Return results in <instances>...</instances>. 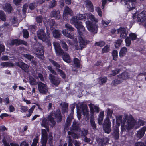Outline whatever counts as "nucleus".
Masks as SVG:
<instances>
[{"label":"nucleus","instance_id":"nucleus-64","mask_svg":"<svg viewBox=\"0 0 146 146\" xmlns=\"http://www.w3.org/2000/svg\"><path fill=\"white\" fill-rule=\"evenodd\" d=\"M8 109L10 112H14L15 110V108L12 105H11L9 106Z\"/></svg>","mask_w":146,"mask_h":146},{"label":"nucleus","instance_id":"nucleus-32","mask_svg":"<svg viewBox=\"0 0 146 146\" xmlns=\"http://www.w3.org/2000/svg\"><path fill=\"white\" fill-rule=\"evenodd\" d=\"M99 82L100 85H103L107 82L108 78L106 76L100 77L99 78Z\"/></svg>","mask_w":146,"mask_h":146},{"label":"nucleus","instance_id":"nucleus-25","mask_svg":"<svg viewBox=\"0 0 146 146\" xmlns=\"http://www.w3.org/2000/svg\"><path fill=\"white\" fill-rule=\"evenodd\" d=\"M97 141L98 143L101 146L106 145L108 143V141L106 138H98Z\"/></svg>","mask_w":146,"mask_h":146},{"label":"nucleus","instance_id":"nucleus-26","mask_svg":"<svg viewBox=\"0 0 146 146\" xmlns=\"http://www.w3.org/2000/svg\"><path fill=\"white\" fill-rule=\"evenodd\" d=\"M79 129V124L77 122L74 121L73 122L72 126L70 127V130L71 131H78Z\"/></svg>","mask_w":146,"mask_h":146},{"label":"nucleus","instance_id":"nucleus-56","mask_svg":"<svg viewBox=\"0 0 146 146\" xmlns=\"http://www.w3.org/2000/svg\"><path fill=\"white\" fill-rule=\"evenodd\" d=\"M86 4L89 6L91 11H93L94 10L92 2L90 1H87Z\"/></svg>","mask_w":146,"mask_h":146},{"label":"nucleus","instance_id":"nucleus-19","mask_svg":"<svg viewBox=\"0 0 146 146\" xmlns=\"http://www.w3.org/2000/svg\"><path fill=\"white\" fill-rule=\"evenodd\" d=\"M146 131V127H143L141 129L139 130L137 132L136 136L139 139H141L144 136Z\"/></svg>","mask_w":146,"mask_h":146},{"label":"nucleus","instance_id":"nucleus-24","mask_svg":"<svg viewBox=\"0 0 146 146\" xmlns=\"http://www.w3.org/2000/svg\"><path fill=\"white\" fill-rule=\"evenodd\" d=\"M80 110H81L83 114H85L86 113L89 111L87 105L86 104H81L80 106Z\"/></svg>","mask_w":146,"mask_h":146},{"label":"nucleus","instance_id":"nucleus-43","mask_svg":"<svg viewBox=\"0 0 146 146\" xmlns=\"http://www.w3.org/2000/svg\"><path fill=\"white\" fill-rule=\"evenodd\" d=\"M49 62L52 63L53 66L56 68H60V65L57 62L52 59H49Z\"/></svg>","mask_w":146,"mask_h":146},{"label":"nucleus","instance_id":"nucleus-55","mask_svg":"<svg viewBox=\"0 0 146 146\" xmlns=\"http://www.w3.org/2000/svg\"><path fill=\"white\" fill-rule=\"evenodd\" d=\"M134 146H146V141L145 143L143 142H137L135 143Z\"/></svg>","mask_w":146,"mask_h":146},{"label":"nucleus","instance_id":"nucleus-5","mask_svg":"<svg viewBox=\"0 0 146 146\" xmlns=\"http://www.w3.org/2000/svg\"><path fill=\"white\" fill-rule=\"evenodd\" d=\"M34 54L36 57L40 59H44V50L43 46H41V47L36 48L34 49Z\"/></svg>","mask_w":146,"mask_h":146},{"label":"nucleus","instance_id":"nucleus-2","mask_svg":"<svg viewBox=\"0 0 146 146\" xmlns=\"http://www.w3.org/2000/svg\"><path fill=\"white\" fill-rule=\"evenodd\" d=\"M127 125H125L123 124L122 125L121 129V131H128L132 129L137 123L136 121L135 120L133 116L130 115L129 116H126L125 118Z\"/></svg>","mask_w":146,"mask_h":146},{"label":"nucleus","instance_id":"nucleus-60","mask_svg":"<svg viewBox=\"0 0 146 146\" xmlns=\"http://www.w3.org/2000/svg\"><path fill=\"white\" fill-rule=\"evenodd\" d=\"M122 121V117L119 116L116 118V123L117 125L119 126Z\"/></svg>","mask_w":146,"mask_h":146},{"label":"nucleus","instance_id":"nucleus-48","mask_svg":"<svg viewBox=\"0 0 146 146\" xmlns=\"http://www.w3.org/2000/svg\"><path fill=\"white\" fill-rule=\"evenodd\" d=\"M56 1L55 0H52L50 2L49 4V7L50 8H53L56 5Z\"/></svg>","mask_w":146,"mask_h":146},{"label":"nucleus","instance_id":"nucleus-15","mask_svg":"<svg viewBox=\"0 0 146 146\" xmlns=\"http://www.w3.org/2000/svg\"><path fill=\"white\" fill-rule=\"evenodd\" d=\"M83 36V33L82 36L79 35L78 36V41L79 46L80 47V48L79 49L80 50L83 49L87 44V40H86L83 38L82 37Z\"/></svg>","mask_w":146,"mask_h":146},{"label":"nucleus","instance_id":"nucleus-16","mask_svg":"<svg viewBox=\"0 0 146 146\" xmlns=\"http://www.w3.org/2000/svg\"><path fill=\"white\" fill-rule=\"evenodd\" d=\"M38 89L40 92L42 93H45L47 91V85L42 82H39L38 83Z\"/></svg>","mask_w":146,"mask_h":146},{"label":"nucleus","instance_id":"nucleus-54","mask_svg":"<svg viewBox=\"0 0 146 146\" xmlns=\"http://www.w3.org/2000/svg\"><path fill=\"white\" fill-rule=\"evenodd\" d=\"M23 56L30 61H31V60L34 58L33 56L26 54H23Z\"/></svg>","mask_w":146,"mask_h":146},{"label":"nucleus","instance_id":"nucleus-10","mask_svg":"<svg viewBox=\"0 0 146 146\" xmlns=\"http://www.w3.org/2000/svg\"><path fill=\"white\" fill-rule=\"evenodd\" d=\"M53 44L57 55H62L64 52L61 48L60 44L56 42H54L53 43Z\"/></svg>","mask_w":146,"mask_h":146},{"label":"nucleus","instance_id":"nucleus-34","mask_svg":"<svg viewBox=\"0 0 146 146\" xmlns=\"http://www.w3.org/2000/svg\"><path fill=\"white\" fill-rule=\"evenodd\" d=\"M46 121L45 120L42 121L41 126L46 128V131L48 132H49V126H52V125L51 124H46Z\"/></svg>","mask_w":146,"mask_h":146},{"label":"nucleus","instance_id":"nucleus-58","mask_svg":"<svg viewBox=\"0 0 146 146\" xmlns=\"http://www.w3.org/2000/svg\"><path fill=\"white\" fill-rule=\"evenodd\" d=\"M55 22L54 19H51L48 21V24L50 28L53 27L55 24Z\"/></svg>","mask_w":146,"mask_h":146},{"label":"nucleus","instance_id":"nucleus-14","mask_svg":"<svg viewBox=\"0 0 146 146\" xmlns=\"http://www.w3.org/2000/svg\"><path fill=\"white\" fill-rule=\"evenodd\" d=\"M118 34H120V37L121 39H125L126 38L128 33L124 27H120L117 29Z\"/></svg>","mask_w":146,"mask_h":146},{"label":"nucleus","instance_id":"nucleus-62","mask_svg":"<svg viewBox=\"0 0 146 146\" xmlns=\"http://www.w3.org/2000/svg\"><path fill=\"white\" fill-rule=\"evenodd\" d=\"M22 112H26L28 110V108L27 106H21L20 108Z\"/></svg>","mask_w":146,"mask_h":146},{"label":"nucleus","instance_id":"nucleus-53","mask_svg":"<svg viewBox=\"0 0 146 146\" xmlns=\"http://www.w3.org/2000/svg\"><path fill=\"white\" fill-rule=\"evenodd\" d=\"M71 10L67 6L65 8L64 13L66 15H70L71 14Z\"/></svg>","mask_w":146,"mask_h":146},{"label":"nucleus","instance_id":"nucleus-30","mask_svg":"<svg viewBox=\"0 0 146 146\" xmlns=\"http://www.w3.org/2000/svg\"><path fill=\"white\" fill-rule=\"evenodd\" d=\"M73 62L75 68H80L81 65L80 64V60L78 58H74Z\"/></svg>","mask_w":146,"mask_h":146},{"label":"nucleus","instance_id":"nucleus-57","mask_svg":"<svg viewBox=\"0 0 146 146\" xmlns=\"http://www.w3.org/2000/svg\"><path fill=\"white\" fill-rule=\"evenodd\" d=\"M88 131L87 130L84 129L81 131V135L82 137H86V136L88 133Z\"/></svg>","mask_w":146,"mask_h":146},{"label":"nucleus","instance_id":"nucleus-4","mask_svg":"<svg viewBox=\"0 0 146 146\" xmlns=\"http://www.w3.org/2000/svg\"><path fill=\"white\" fill-rule=\"evenodd\" d=\"M65 27L66 29L63 30V34L66 37L73 39L74 36L73 33L74 29L68 23L66 24Z\"/></svg>","mask_w":146,"mask_h":146},{"label":"nucleus","instance_id":"nucleus-12","mask_svg":"<svg viewBox=\"0 0 146 146\" xmlns=\"http://www.w3.org/2000/svg\"><path fill=\"white\" fill-rule=\"evenodd\" d=\"M74 26L77 28L79 35L82 36L85 30V28L83 25L82 22L79 21L77 23L75 24Z\"/></svg>","mask_w":146,"mask_h":146},{"label":"nucleus","instance_id":"nucleus-13","mask_svg":"<svg viewBox=\"0 0 146 146\" xmlns=\"http://www.w3.org/2000/svg\"><path fill=\"white\" fill-rule=\"evenodd\" d=\"M41 144L46 145L48 140V133L45 129H41Z\"/></svg>","mask_w":146,"mask_h":146},{"label":"nucleus","instance_id":"nucleus-39","mask_svg":"<svg viewBox=\"0 0 146 146\" xmlns=\"http://www.w3.org/2000/svg\"><path fill=\"white\" fill-rule=\"evenodd\" d=\"M79 21V20L78 19L77 16H73L70 20V22L71 24H73L74 25H75V24L77 23Z\"/></svg>","mask_w":146,"mask_h":146},{"label":"nucleus","instance_id":"nucleus-28","mask_svg":"<svg viewBox=\"0 0 146 146\" xmlns=\"http://www.w3.org/2000/svg\"><path fill=\"white\" fill-rule=\"evenodd\" d=\"M1 66L3 68L10 67H13L15 66L14 64L11 62H2L1 64Z\"/></svg>","mask_w":146,"mask_h":146},{"label":"nucleus","instance_id":"nucleus-46","mask_svg":"<svg viewBox=\"0 0 146 146\" xmlns=\"http://www.w3.org/2000/svg\"><path fill=\"white\" fill-rule=\"evenodd\" d=\"M6 16L4 12L2 10H0V19L5 21L6 20Z\"/></svg>","mask_w":146,"mask_h":146},{"label":"nucleus","instance_id":"nucleus-37","mask_svg":"<svg viewBox=\"0 0 146 146\" xmlns=\"http://www.w3.org/2000/svg\"><path fill=\"white\" fill-rule=\"evenodd\" d=\"M121 70L119 68L115 69V70L111 71L112 73L110 74V77L115 76L117 74L120 72Z\"/></svg>","mask_w":146,"mask_h":146},{"label":"nucleus","instance_id":"nucleus-27","mask_svg":"<svg viewBox=\"0 0 146 146\" xmlns=\"http://www.w3.org/2000/svg\"><path fill=\"white\" fill-rule=\"evenodd\" d=\"M129 76L127 72H123L121 74L117 75V76L119 78L123 80H126L128 78Z\"/></svg>","mask_w":146,"mask_h":146},{"label":"nucleus","instance_id":"nucleus-47","mask_svg":"<svg viewBox=\"0 0 146 146\" xmlns=\"http://www.w3.org/2000/svg\"><path fill=\"white\" fill-rule=\"evenodd\" d=\"M23 37L25 38H27L29 37V33L26 29H23Z\"/></svg>","mask_w":146,"mask_h":146},{"label":"nucleus","instance_id":"nucleus-49","mask_svg":"<svg viewBox=\"0 0 146 146\" xmlns=\"http://www.w3.org/2000/svg\"><path fill=\"white\" fill-rule=\"evenodd\" d=\"M125 42L126 46H129L131 45V41L129 37H127L125 40Z\"/></svg>","mask_w":146,"mask_h":146},{"label":"nucleus","instance_id":"nucleus-29","mask_svg":"<svg viewBox=\"0 0 146 146\" xmlns=\"http://www.w3.org/2000/svg\"><path fill=\"white\" fill-rule=\"evenodd\" d=\"M63 60L65 62L67 63L71 62V61L70 59V56L67 53L65 52L63 53Z\"/></svg>","mask_w":146,"mask_h":146},{"label":"nucleus","instance_id":"nucleus-17","mask_svg":"<svg viewBox=\"0 0 146 146\" xmlns=\"http://www.w3.org/2000/svg\"><path fill=\"white\" fill-rule=\"evenodd\" d=\"M45 120L46 121V124H51L52 127L54 126L56 124L55 121L54 120V118L51 115H49L48 116L47 119L44 118L42 121Z\"/></svg>","mask_w":146,"mask_h":146},{"label":"nucleus","instance_id":"nucleus-38","mask_svg":"<svg viewBox=\"0 0 146 146\" xmlns=\"http://www.w3.org/2000/svg\"><path fill=\"white\" fill-rule=\"evenodd\" d=\"M119 79H115L111 83V85L113 86H115L118 84L121 83L122 81L120 80Z\"/></svg>","mask_w":146,"mask_h":146},{"label":"nucleus","instance_id":"nucleus-31","mask_svg":"<svg viewBox=\"0 0 146 146\" xmlns=\"http://www.w3.org/2000/svg\"><path fill=\"white\" fill-rule=\"evenodd\" d=\"M127 52V48L125 47H123L120 50L119 52V56L123 57L126 54Z\"/></svg>","mask_w":146,"mask_h":146},{"label":"nucleus","instance_id":"nucleus-44","mask_svg":"<svg viewBox=\"0 0 146 146\" xmlns=\"http://www.w3.org/2000/svg\"><path fill=\"white\" fill-rule=\"evenodd\" d=\"M105 44V42L103 41H101L99 42H96L94 44V46L102 47L104 46Z\"/></svg>","mask_w":146,"mask_h":146},{"label":"nucleus","instance_id":"nucleus-22","mask_svg":"<svg viewBox=\"0 0 146 146\" xmlns=\"http://www.w3.org/2000/svg\"><path fill=\"white\" fill-rule=\"evenodd\" d=\"M50 15L51 17H55L57 19H59L60 17V11L56 10H54L52 11L50 13Z\"/></svg>","mask_w":146,"mask_h":146},{"label":"nucleus","instance_id":"nucleus-8","mask_svg":"<svg viewBox=\"0 0 146 146\" xmlns=\"http://www.w3.org/2000/svg\"><path fill=\"white\" fill-rule=\"evenodd\" d=\"M111 122L108 118H106L103 124V129L105 133L109 134L111 131Z\"/></svg>","mask_w":146,"mask_h":146},{"label":"nucleus","instance_id":"nucleus-33","mask_svg":"<svg viewBox=\"0 0 146 146\" xmlns=\"http://www.w3.org/2000/svg\"><path fill=\"white\" fill-rule=\"evenodd\" d=\"M57 72L60 76L63 79H65L66 78V75L64 72L62 70L59 68H56Z\"/></svg>","mask_w":146,"mask_h":146},{"label":"nucleus","instance_id":"nucleus-63","mask_svg":"<svg viewBox=\"0 0 146 146\" xmlns=\"http://www.w3.org/2000/svg\"><path fill=\"white\" fill-rule=\"evenodd\" d=\"M36 21L38 23H41L42 22V16H38L36 17Z\"/></svg>","mask_w":146,"mask_h":146},{"label":"nucleus","instance_id":"nucleus-3","mask_svg":"<svg viewBox=\"0 0 146 146\" xmlns=\"http://www.w3.org/2000/svg\"><path fill=\"white\" fill-rule=\"evenodd\" d=\"M37 36L39 39L42 40L43 41L47 43L48 46L51 45L50 42V34H46L44 30L41 29H39L37 32Z\"/></svg>","mask_w":146,"mask_h":146},{"label":"nucleus","instance_id":"nucleus-52","mask_svg":"<svg viewBox=\"0 0 146 146\" xmlns=\"http://www.w3.org/2000/svg\"><path fill=\"white\" fill-rule=\"evenodd\" d=\"M110 47L107 45L105 46L102 49V53H106L109 51Z\"/></svg>","mask_w":146,"mask_h":146},{"label":"nucleus","instance_id":"nucleus-11","mask_svg":"<svg viewBox=\"0 0 146 146\" xmlns=\"http://www.w3.org/2000/svg\"><path fill=\"white\" fill-rule=\"evenodd\" d=\"M11 44L12 46L15 45L16 46H18L22 44L27 46L28 43L27 42L23 40L16 39L12 40L11 42Z\"/></svg>","mask_w":146,"mask_h":146},{"label":"nucleus","instance_id":"nucleus-59","mask_svg":"<svg viewBox=\"0 0 146 146\" xmlns=\"http://www.w3.org/2000/svg\"><path fill=\"white\" fill-rule=\"evenodd\" d=\"M29 7L30 9L33 10L35 8V3H30L29 5Z\"/></svg>","mask_w":146,"mask_h":146},{"label":"nucleus","instance_id":"nucleus-6","mask_svg":"<svg viewBox=\"0 0 146 146\" xmlns=\"http://www.w3.org/2000/svg\"><path fill=\"white\" fill-rule=\"evenodd\" d=\"M132 17L133 19H135L137 17L138 22H144L146 19V11H143L139 14L137 13H134Z\"/></svg>","mask_w":146,"mask_h":146},{"label":"nucleus","instance_id":"nucleus-40","mask_svg":"<svg viewBox=\"0 0 146 146\" xmlns=\"http://www.w3.org/2000/svg\"><path fill=\"white\" fill-rule=\"evenodd\" d=\"M113 59L115 61H116L118 58V52L117 50H113L112 53Z\"/></svg>","mask_w":146,"mask_h":146},{"label":"nucleus","instance_id":"nucleus-18","mask_svg":"<svg viewBox=\"0 0 146 146\" xmlns=\"http://www.w3.org/2000/svg\"><path fill=\"white\" fill-rule=\"evenodd\" d=\"M17 66L25 72H28L29 71V67L26 64L22 62H19L17 63Z\"/></svg>","mask_w":146,"mask_h":146},{"label":"nucleus","instance_id":"nucleus-51","mask_svg":"<svg viewBox=\"0 0 146 146\" xmlns=\"http://www.w3.org/2000/svg\"><path fill=\"white\" fill-rule=\"evenodd\" d=\"M113 111L112 109H108L107 113V116L106 118H110L112 116Z\"/></svg>","mask_w":146,"mask_h":146},{"label":"nucleus","instance_id":"nucleus-36","mask_svg":"<svg viewBox=\"0 0 146 146\" xmlns=\"http://www.w3.org/2000/svg\"><path fill=\"white\" fill-rule=\"evenodd\" d=\"M53 36L56 38H59L60 37V33L59 30H55L53 32Z\"/></svg>","mask_w":146,"mask_h":146},{"label":"nucleus","instance_id":"nucleus-45","mask_svg":"<svg viewBox=\"0 0 146 146\" xmlns=\"http://www.w3.org/2000/svg\"><path fill=\"white\" fill-rule=\"evenodd\" d=\"M129 37L132 41L135 40L137 38V35L134 33H131L129 34Z\"/></svg>","mask_w":146,"mask_h":146},{"label":"nucleus","instance_id":"nucleus-61","mask_svg":"<svg viewBox=\"0 0 146 146\" xmlns=\"http://www.w3.org/2000/svg\"><path fill=\"white\" fill-rule=\"evenodd\" d=\"M68 146H72L74 143V140H72L71 138V137H68Z\"/></svg>","mask_w":146,"mask_h":146},{"label":"nucleus","instance_id":"nucleus-42","mask_svg":"<svg viewBox=\"0 0 146 146\" xmlns=\"http://www.w3.org/2000/svg\"><path fill=\"white\" fill-rule=\"evenodd\" d=\"M60 43L64 50L65 51H67L68 49V47L66 42L63 40H62L61 41Z\"/></svg>","mask_w":146,"mask_h":146},{"label":"nucleus","instance_id":"nucleus-23","mask_svg":"<svg viewBox=\"0 0 146 146\" xmlns=\"http://www.w3.org/2000/svg\"><path fill=\"white\" fill-rule=\"evenodd\" d=\"M54 116L56 118L57 122H60L62 120V117L61 111L60 110H57L54 113Z\"/></svg>","mask_w":146,"mask_h":146},{"label":"nucleus","instance_id":"nucleus-50","mask_svg":"<svg viewBox=\"0 0 146 146\" xmlns=\"http://www.w3.org/2000/svg\"><path fill=\"white\" fill-rule=\"evenodd\" d=\"M77 17L79 20H81L82 21H85L86 19V17L84 14H80L78 15Z\"/></svg>","mask_w":146,"mask_h":146},{"label":"nucleus","instance_id":"nucleus-9","mask_svg":"<svg viewBox=\"0 0 146 146\" xmlns=\"http://www.w3.org/2000/svg\"><path fill=\"white\" fill-rule=\"evenodd\" d=\"M48 78L51 83L55 86H58L60 82V78L51 74H49Z\"/></svg>","mask_w":146,"mask_h":146},{"label":"nucleus","instance_id":"nucleus-35","mask_svg":"<svg viewBox=\"0 0 146 146\" xmlns=\"http://www.w3.org/2000/svg\"><path fill=\"white\" fill-rule=\"evenodd\" d=\"M90 123L92 129L94 130L96 129V126L94 121V117L93 116H91L90 117Z\"/></svg>","mask_w":146,"mask_h":146},{"label":"nucleus","instance_id":"nucleus-41","mask_svg":"<svg viewBox=\"0 0 146 146\" xmlns=\"http://www.w3.org/2000/svg\"><path fill=\"white\" fill-rule=\"evenodd\" d=\"M123 42V40L121 39H119L116 40V42L115 43V46L116 48H119L121 43Z\"/></svg>","mask_w":146,"mask_h":146},{"label":"nucleus","instance_id":"nucleus-20","mask_svg":"<svg viewBox=\"0 0 146 146\" xmlns=\"http://www.w3.org/2000/svg\"><path fill=\"white\" fill-rule=\"evenodd\" d=\"M3 8L4 11L8 13H11L13 10V8L11 4L9 3H6L3 5Z\"/></svg>","mask_w":146,"mask_h":146},{"label":"nucleus","instance_id":"nucleus-21","mask_svg":"<svg viewBox=\"0 0 146 146\" xmlns=\"http://www.w3.org/2000/svg\"><path fill=\"white\" fill-rule=\"evenodd\" d=\"M113 132L112 133V135L114 139H118L119 137V130L118 127H116L113 129Z\"/></svg>","mask_w":146,"mask_h":146},{"label":"nucleus","instance_id":"nucleus-7","mask_svg":"<svg viewBox=\"0 0 146 146\" xmlns=\"http://www.w3.org/2000/svg\"><path fill=\"white\" fill-rule=\"evenodd\" d=\"M135 0H121V2H124L126 6L129 9V11L134 9L136 7V4L135 3Z\"/></svg>","mask_w":146,"mask_h":146},{"label":"nucleus","instance_id":"nucleus-1","mask_svg":"<svg viewBox=\"0 0 146 146\" xmlns=\"http://www.w3.org/2000/svg\"><path fill=\"white\" fill-rule=\"evenodd\" d=\"M87 19L88 20L86 22V24L88 30L92 33L95 31L97 33L98 26L96 23L98 22V20L92 14L90 15Z\"/></svg>","mask_w":146,"mask_h":146}]
</instances>
